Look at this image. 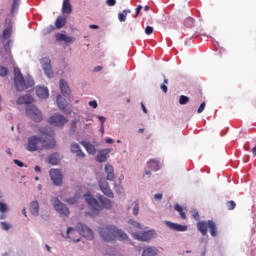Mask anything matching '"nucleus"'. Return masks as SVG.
I'll list each match as a JSON object with an SVG mask.
<instances>
[{"label": "nucleus", "instance_id": "nucleus-1", "mask_svg": "<svg viewBox=\"0 0 256 256\" xmlns=\"http://www.w3.org/2000/svg\"><path fill=\"white\" fill-rule=\"evenodd\" d=\"M57 145V142L51 136V134H44L41 137L31 136L28 138V143L26 145L27 151H43V149H53Z\"/></svg>", "mask_w": 256, "mask_h": 256}, {"label": "nucleus", "instance_id": "nucleus-2", "mask_svg": "<svg viewBox=\"0 0 256 256\" xmlns=\"http://www.w3.org/2000/svg\"><path fill=\"white\" fill-rule=\"evenodd\" d=\"M128 224L130 225L128 228L129 233H131L137 241H151V239L155 238V231L153 230L140 232L143 228L137 221L129 220Z\"/></svg>", "mask_w": 256, "mask_h": 256}, {"label": "nucleus", "instance_id": "nucleus-3", "mask_svg": "<svg viewBox=\"0 0 256 256\" xmlns=\"http://www.w3.org/2000/svg\"><path fill=\"white\" fill-rule=\"evenodd\" d=\"M99 234L104 241H115V239L125 241L128 239L127 234L115 226L100 227Z\"/></svg>", "mask_w": 256, "mask_h": 256}, {"label": "nucleus", "instance_id": "nucleus-4", "mask_svg": "<svg viewBox=\"0 0 256 256\" xmlns=\"http://www.w3.org/2000/svg\"><path fill=\"white\" fill-rule=\"evenodd\" d=\"M84 199L86 203L91 207L92 211H101L103 207L105 209H111L113 207V204L111 203V200L106 198L105 196H99L98 201L93 197L91 194L84 195Z\"/></svg>", "mask_w": 256, "mask_h": 256}, {"label": "nucleus", "instance_id": "nucleus-5", "mask_svg": "<svg viewBox=\"0 0 256 256\" xmlns=\"http://www.w3.org/2000/svg\"><path fill=\"white\" fill-rule=\"evenodd\" d=\"M76 229L77 230H75L74 228H68L67 230V238L74 241V243H79V241H81V239L79 238L77 239L73 238V235H77V233H80L82 237H85V239H93L94 237L93 230L85 226V224L78 223L76 226Z\"/></svg>", "mask_w": 256, "mask_h": 256}, {"label": "nucleus", "instance_id": "nucleus-6", "mask_svg": "<svg viewBox=\"0 0 256 256\" xmlns=\"http://www.w3.org/2000/svg\"><path fill=\"white\" fill-rule=\"evenodd\" d=\"M14 85L17 91H25L35 85L33 79H25L19 68H14Z\"/></svg>", "mask_w": 256, "mask_h": 256}, {"label": "nucleus", "instance_id": "nucleus-7", "mask_svg": "<svg viewBox=\"0 0 256 256\" xmlns=\"http://www.w3.org/2000/svg\"><path fill=\"white\" fill-rule=\"evenodd\" d=\"M197 229L205 237L207 235V229H209L210 235L212 237H217V224L213 220L199 221L197 223Z\"/></svg>", "mask_w": 256, "mask_h": 256}, {"label": "nucleus", "instance_id": "nucleus-8", "mask_svg": "<svg viewBox=\"0 0 256 256\" xmlns=\"http://www.w3.org/2000/svg\"><path fill=\"white\" fill-rule=\"evenodd\" d=\"M26 115L32 119V121H35V123H39V121L43 120V114L35 105H29L26 107Z\"/></svg>", "mask_w": 256, "mask_h": 256}, {"label": "nucleus", "instance_id": "nucleus-9", "mask_svg": "<svg viewBox=\"0 0 256 256\" xmlns=\"http://www.w3.org/2000/svg\"><path fill=\"white\" fill-rule=\"evenodd\" d=\"M52 204L53 207L55 209V211H57V213H59L60 215H63L64 217H69V208L67 207V205H65L63 202L60 201L59 198L54 197L52 198Z\"/></svg>", "mask_w": 256, "mask_h": 256}, {"label": "nucleus", "instance_id": "nucleus-10", "mask_svg": "<svg viewBox=\"0 0 256 256\" xmlns=\"http://www.w3.org/2000/svg\"><path fill=\"white\" fill-rule=\"evenodd\" d=\"M69 120L65 118V116L61 114H54L49 118L50 125H54L55 127H63Z\"/></svg>", "mask_w": 256, "mask_h": 256}, {"label": "nucleus", "instance_id": "nucleus-11", "mask_svg": "<svg viewBox=\"0 0 256 256\" xmlns=\"http://www.w3.org/2000/svg\"><path fill=\"white\" fill-rule=\"evenodd\" d=\"M49 175L51 178V181H53V184L56 186L63 185V174H61V171L58 169H51L49 171Z\"/></svg>", "mask_w": 256, "mask_h": 256}, {"label": "nucleus", "instance_id": "nucleus-12", "mask_svg": "<svg viewBox=\"0 0 256 256\" xmlns=\"http://www.w3.org/2000/svg\"><path fill=\"white\" fill-rule=\"evenodd\" d=\"M41 63H42V69L45 75H47V77L51 79V77H53V68L51 67V59L42 58Z\"/></svg>", "mask_w": 256, "mask_h": 256}, {"label": "nucleus", "instance_id": "nucleus-13", "mask_svg": "<svg viewBox=\"0 0 256 256\" xmlns=\"http://www.w3.org/2000/svg\"><path fill=\"white\" fill-rule=\"evenodd\" d=\"M99 187L102 193L106 195V197L113 198V191H111V188L109 187V183L105 179H100Z\"/></svg>", "mask_w": 256, "mask_h": 256}, {"label": "nucleus", "instance_id": "nucleus-14", "mask_svg": "<svg viewBox=\"0 0 256 256\" xmlns=\"http://www.w3.org/2000/svg\"><path fill=\"white\" fill-rule=\"evenodd\" d=\"M35 101V98L33 96L26 94L21 95L16 100L17 105H31Z\"/></svg>", "mask_w": 256, "mask_h": 256}, {"label": "nucleus", "instance_id": "nucleus-15", "mask_svg": "<svg viewBox=\"0 0 256 256\" xmlns=\"http://www.w3.org/2000/svg\"><path fill=\"white\" fill-rule=\"evenodd\" d=\"M164 223L166 227H169V229H172V231H180V232L187 231V226L185 225H181V224H177L169 221H165Z\"/></svg>", "mask_w": 256, "mask_h": 256}, {"label": "nucleus", "instance_id": "nucleus-16", "mask_svg": "<svg viewBox=\"0 0 256 256\" xmlns=\"http://www.w3.org/2000/svg\"><path fill=\"white\" fill-rule=\"evenodd\" d=\"M109 153H111V149L109 148L100 150L96 156V161L98 163H105V161H107V156L109 155Z\"/></svg>", "mask_w": 256, "mask_h": 256}, {"label": "nucleus", "instance_id": "nucleus-17", "mask_svg": "<svg viewBox=\"0 0 256 256\" xmlns=\"http://www.w3.org/2000/svg\"><path fill=\"white\" fill-rule=\"evenodd\" d=\"M70 149H71V153L76 155V157H80L82 159L85 158V153L83 150H81V146H79V144L72 143Z\"/></svg>", "mask_w": 256, "mask_h": 256}, {"label": "nucleus", "instance_id": "nucleus-18", "mask_svg": "<svg viewBox=\"0 0 256 256\" xmlns=\"http://www.w3.org/2000/svg\"><path fill=\"white\" fill-rule=\"evenodd\" d=\"M36 95L40 99H47V97H49V89H47V87L38 86L36 88Z\"/></svg>", "mask_w": 256, "mask_h": 256}, {"label": "nucleus", "instance_id": "nucleus-19", "mask_svg": "<svg viewBox=\"0 0 256 256\" xmlns=\"http://www.w3.org/2000/svg\"><path fill=\"white\" fill-rule=\"evenodd\" d=\"M105 173H107V176H106L107 181H113V179H115V169L113 168V165L106 164Z\"/></svg>", "mask_w": 256, "mask_h": 256}, {"label": "nucleus", "instance_id": "nucleus-20", "mask_svg": "<svg viewBox=\"0 0 256 256\" xmlns=\"http://www.w3.org/2000/svg\"><path fill=\"white\" fill-rule=\"evenodd\" d=\"M60 90L64 97H69V95H71V90L69 89V86L67 85L65 79L60 80Z\"/></svg>", "mask_w": 256, "mask_h": 256}, {"label": "nucleus", "instance_id": "nucleus-21", "mask_svg": "<svg viewBox=\"0 0 256 256\" xmlns=\"http://www.w3.org/2000/svg\"><path fill=\"white\" fill-rule=\"evenodd\" d=\"M80 145H83L89 155H95V153H97V148L90 142L82 141L80 142Z\"/></svg>", "mask_w": 256, "mask_h": 256}, {"label": "nucleus", "instance_id": "nucleus-22", "mask_svg": "<svg viewBox=\"0 0 256 256\" xmlns=\"http://www.w3.org/2000/svg\"><path fill=\"white\" fill-rule=\"evenodd\" d=\"M56 102L60 111L67 113V102L65 101V99H63V97L60 94H58Z\"/></svg>", "mask_w": 256, "mask_h": 256}, {"label": "nucleus", "instance_id": "nucleus-23", "mask_svg": "<svg viewBox=\"0 0 256 256\" xmlns=\"http://www.w3.org/2000/svg\"><path fill=\"white\" fill-rule=\"evenodd\" d=\"M73 12V8L71 7V0H63L62 4V13H66L67 15Z\"/></svg>", "mask_w": 256, "mask_h": 256}, {"label": "nucleus", "instance_id": "nucleus-24", "mask_svg": "<svg viewBox=\"0 0 256 256\" xmlns=\"http://www.w3.org/2000/svg\"><path fill=\"white\" fill-rule=\"evenodd\" d=\"M13 35V26H7L2 32V41H7Z\"/></svg>", "mask_w": 256, "mask_h": 256}, {"label": "nucleus", "instance_id": "nucleus-25", "mask_svg": "<svg viewBox=\"0 0 256 256\" xmlns=\"http://www.w3.org/2000/svg\"><path fill=\"white\" fill-rule=\"evenodd\" d=\"M30 213L37 217L39 215V202L33 201L30 203Z\"/></svg>", "mask_w": 256, "mask_h": 256}, {"label": "nucleus", "instance_id": "nucleus-26", "mask_svg": "<svg viewBox=\"0 0 256 256\" xmlns=\"http://www.w3.org/2000/svg\"><path fill=\"white\" fill-rule=\"evenodd\" d=\"M65 23H67V18H65V16H58L55 22V27L57 29H63Z\"/></svg>", "mask_w": 256, "mask_h": 256}, {"label": "nucleus", "instance_id": "nucleus-27", "mask_svg": "<svg viewBox=\"0 0 256 256\" xmlns=\"http://www.w3.org/2000/svg\"><path fill=\"white\" fill-rule=\"evenodd\" d=\"M56 39L57 41H64V43H73V37L61 33L56 35Z\"/></svg>", "mask_w": 256, "mask_h": 256}, {"label": "nucleus", "instance_id": "nucleus-28", "mask_svg": "<svg viewBox=\"0 0 256 256\" xmlns=\"http://www.w3.org/2000/svg\"><path fill=\"white\" fill-rule=\"evenodd\" d=\"M149 169L152 171H159L161 169V166L159 165V161L152 159L147 163Z\"/></svg>", "mask_w": 256, "mask_h": 256}, {"label": "nucleus", "instance_id": "nucleus-29", "mask_svg": "<svg viewBox=\"0 0 256 256\" xmlns=\"http://www.w3.org/2000/svg\"><path fill=\"white\" fill-rule=\"evenodd\" d=\"M157 255V248L148 247L143 251V256H155Z\"/></svg>", "mask_w": 256, "mask_h": 256}, {"label": "nucleus", "instance_id": "nucleus-30", "mask_svg": "<svg viewBox=\"0 0 256 256\" xmlns=\"http://www.w3.org/2000/svg\"><path fill=\"white\" fill-rule=\"evenodd\" d=\"M13 45V40H8L7 42H3V49L5 53L11 55V46Z\"/></svg>", "mask_w": 256, "mask_h": 256}, {"label": "nucleus", "instance_id": "nucleus-31", "mask_svg": "<svg viewBox=\"0 0 256 256\" xmlns=\"http://www.w3.org/2000/svg\"><path fill=\"white\" fill-rule=\"evenodd\" d=\"M174 209L175 211H178L181 219H187V214H185V212L183 211V207L181 205L175 204Z\"/></svg>", "mask_w": 256, "mask_h": 256}, {"label": "nucleus", "instance_id": "nucleus-32", "mask_svg": "<svg viewBox=\"0 0 256 256\" xmlns=\"http://www.w3.org/2000/svg\"><path fill=\"white\" fill-rule=\"evenodd\" d=\"M194 23H195V20L191 17L186 18L185 21H184L185 27H188V28L193 27Z\"/></svg>", "mask_w": 256, "mask_h": 256}, {"label": "nucleus", "instance_id": "nucleus-33", "mask_svg": "<svg viewBox=\"0 0 256 256\" xmlns=\"http://www.w3.org/2000/svg\"><path fill=\"white\" fill-rule=\"evenodd\" d=\"M49 163L51 165H57L59 163V159H57V154H52L50 157H49Z\"/></svg>", "mask_w": 256, "mask_h": 256}, {"label": "nucleus", "instance_id": "nucleus-34", "mask_svg": "<svg viewBox=\"0 0 256 256\" xmlns=\"http://www.w3.org/2000/svg\"><path fill=\"white\" fill-rule=\"evenodd\" d=\"M226 207H227L228 211H233V209H235V207H237V204L235 203V201L230 200L226 203Z\"/></svg>", "mask_w": 256, "mask_h": 256}, {"label": "nucleus", "instance_id": "nucleus-35", "mask_svg": "<svg viewBox=\"0 0 256 256\" xmlns=\"http://www.w3.org/2000/svg\"><path fill=\"white\" fill-rule=\"evenodd\" d=\"M9 75V69L4 66H0V77H7Z\"/></svg>", "mask_w": 256, "mask_h": 256}, {"label": "nucleus", "instance_id": "nucleus-36", "mask_svg": "<svg viewBox=\"0 0 256 256\" xmlns=\"http://www.w3.org/2000/svg\"><path fill=\"white\" fill-rule=\"evenodd\" d=\"M132 205L134 206L133 215H139V200L134 201Z\"/></svg>", "mask_w": 256, "mask_h": 256}, {"label": "nucleus", "instance_id": "nucleus-37", "mask_svg": "<svg viewBox=\"0 0 256 256\" xmlns=\"http://www.w3.org/2000/svg\"><path fill=\"white\" fill-rule=\"evenodd\" d=\"M180 105H187L189 103V97L181 95L179 98Z\"/></svg>", "mask_w": 256, "mask_h": 256}, {"label": "nucleus", "instance_id": "nucleus-38", "mask_svg": "<svg viewBox=\"0 0 256 256\" xmlns=\"http://www.w3.org/2000/svg\"><path fill=\"white\" fill-rule=\"evenodd\" d=\"M119 21L123 23L127 19V10H124L122 13H119L118 15Z\"/></svg>", "mask_w": 256, "mask_h": 256}, {"label": "nucleus", "instance_id": "nucleus-39", "mask_svg": "<svg viewBox=\"0 0 256 256\" xmlns=\"http://www.w3.org/2000/svg\"><path fill=\"white\" fill-rule=\"evenodd\" d=\"M78 199L79 198L77 196H74L72 198L66 199L65 202L68 203L69 205H75V203H77Z\"/></svg>", "mask_w": 256, "mask_h": 256}, {"label": "nucleus", "instance_id": "nucleus-40", "mask_svg": "<svg viewBox=\"0 0 256 256\" xmlns=\"http://www.w3.org/2000/svg\"><path fill=\"white\" fill-rule=\"evenodd\" d=\"M191 213H192V217H193L196 221H199V219H200L199 212H198L196 209H192V210H191Z\"/></svg>", "mask_w": 256, "mask_h": 256}, {"label": "nucleus", "instance_id": "nucleus-41", "mask_svg": "<svg viewBox=\"0 0 256 256\" xmlns=\"http://www.w3.org/2000/svg\"><path fill=\"white\" fill-rule=\"evenodd\" d=\"M21 0H13V4H12V13L16 10L19 9V3Z\"/></svg>", "mask_w": 256, "mask_h": 256}, {"label": "nucleus", "instance_id": "nucleus-42", "mask_svg": "<svg viewBox=\"0 0 256 256\" xmlns=\"http://www.w3.org/2000/svg\"><path fill=\"white\" fill-rule=\"evenodd\" d=\"M7 211V204L0 202V213H5Z\"/></svg>", "mask_w": 256, "mask_h": 256}, {"label": "nucleus", "instance_id": "nucleus-43", "mask_svg": "<svg viewBox=\"0 0 256 256\" xmlns=\"http://www.w3.org/2000/svg\"><path fill=\"white\" fill-rule=\"evenodd\" d=\"M145 33H146V35H153V27L147 26L145 28Z\"/></svg>", "mask_w": 256, "mask_h": 256}, {"label": "nucleus", "instance_id": "nucleus-44", "mask_svg": "<svg viewBox=\"0 0 256 256\" xmlns=\"http://www.w3.org/2000/svg\"><path fill=\"white\" fill-rule=\"evenodd\" d=\"M1 227H2V229H4V231H9V229H11V226L9 224H7L6 222H2Z\"/></svg>", "mask_w": 256, "mask_h": 256}, {"label": "nucleus", "instance_id": "nucleus-45", "mask_svg": "<svg viewBox=\"0 0 256 256\" xmlns=\"http://www.w3.org/2000/svg\"><path fill=\"white\" fill-rule=\"evenodd\" d=\"M205 102H203L200 106H199V108H198V113H203V111H205Z\"/></svg>", "mask_w": 256, "mask_h": 256}, {"label": "nucleus", "instance_id": "nucleus-46", "mask_svg": "<svg viewBox=\"0 0 256 256\" xmlns=\"http://www.w3.org/2000/svg\"><path fill=\"white\" fill-rule=\"evenodd\" d=\"M115 3H117V0H107V5H109V7L115 6Z\"/></svg>", "mask_w": 256, "mask_h": 256}, {"label": "nucleus", "instance_id": "nucleus-47", "mask_svg": "<svg viewBox=\"0 0 256 256\" xmlns=\"http://www.w3.org/2000/svg\"><path fill=\"white\" fill-rule=\"evenodd\" d=\"M15 165H17L18 167H24L25 164L23 162H21L20 160H14Z\"/></svg>", "mask_w": 256, "mask_h": 256}, {"label": "nucleus", "instance_id": "nucleus-48", "mask_svg": "<svg viewBox=\"0 0 256 256\" xmlns=\"http://www.w3.org/2000/svg\"><path fill=\"white\" fill-rule=\"evenodd\" d=\"M141 9H143V6L138 5V6H137V8H136V14H135V17H137V16L141 13Z\"/></svg>", "mask_w": 256, "mask_h": 256}, {"label": "nucleus", "instance_id": "nucleus-49", "mask_svg": "<svg viewBox=\"0 0 256 256\" xmlns=\"http://www.w3.org/2000/svg\"><path fill=\"white\" fill-rule=\"evenodd\" d=\"M90 107H93V109H97V101L93 100L89 102Z\"/></svg>", "mask_w": 256, "mask_h": 256}, {"label": "nucleus", "instance_id": "nucleus-50", "mask_svg": "<svg viewBox=\"0 0 256 256\" xmlns=\"http://www.w3.org/2000/svg\"><path fill=\"white\" fill-rule=\"evenodd\" d=\"M160 88L163 91V93H167L168 91L167 84H161Z\"/></svg>", "mask_w": 256, "mask_h": 256}, {"label": "nucleus", "instance_id": "nucleus-51", "mask_svg": "<svg viewBox=\"0 0 256 256\" xmlns=\"http://www.w3.org/2000/svg\"><path fill=\"white\" fill-rule=\"evenodd\" d=\"M154 198H155L156 200H157V199L161 200V199H163V194H161V193L155 194Z\"/></svg>", "mask_w": 256, "mask_h": 256}, {"label": "nucleus", "instance_id": "nucleus-52", "mask_svg": "<svg viewBox=\"0 0 256 256\" xmlns=\"http://www.w3.org/2000/svg\"><path fill=\"white\" fill-rule=\"evenodd\" d=\"M71 128L72 129H77V121L76 120L71 122Z\"/></svg>", "mask_w": 256, "mask_h": 256}, {"label": "nucleus", "instance_id": "nucleus-53", "mask_svg": "<svg viewBox=\"0 0 256 256\" xmlns=\"http://www.w3.org/2000/svg\"><path fill=\"white\" fill-rule=\"evenodd\" d=\"M99 121L101 122V125L105 124V117L103 116H98Z\"/></svg>", "mask_w": 256, "mask_h": 256}, {"label": "nucleus", "instance_id": "nucleus-54", "mask_svg": "<svg viewBox=\"0 0 256 256\" xmlns=\"http://www.w3.org/2000/svg\"><path fill=\"white\" fill-rule=\"evenodd\" d=\"M89 29H99V26L95 24H90Z\"/></svg>", "mask_w": 256, "mask_h": 256}, {"label": "nucleus", "instance_id": "nucleus-55", "mask_svg": "<svg viewBox=\"0 0 256 256\" xmlns=\"http://www.w3.org/2000/svg\"><path fill=\"white\" fill-rule=\"evenodd\" d=\"M116 192L117 193H123V189L121 188V186L116 187Z\"/></svg>", "mask_w": 256, "mask_h": 256}, {"label": "nucleus", "instance_id": "nucleus-56", "mask_svg": "<svg viewBox=\"0 0 256 256\" xmlns=\"http://www.w3.org/2000/svg\"><path fill=\"white\" fill-rule=\"evenodd\" d=\"M101 69H103V67L97 66V67L94 68V71H95L96 73H98V71H101Z\"/></svg>", "mask_w": 256, "mask_h": 256}, {"label": "nucleus", "instance_id": "nucleus-57", "mask_svg": "<svg viewBox=\"0 0 256 256\" xmlns=\"http://www.w3.org/2000/svg\"><path fill=\"white\" fill-rule=\"evenodd\" d=\"M142 111L144 113H147V108L145 107V104L141 103Z\"/></svg>", "mask_w": 256, "mask_h": 256}, {"label": "nucleus", "instance_id": "nucleus-58", "mask_svg": "<svg viewBox=\"0 0 256 256\" xmlns=\"http://www.w3.org/2000/svg\"><path fill=\"white\" fill-rule=\"evenodd\" d=\"M34 170L36 171V173H41V167L39 166H35Z\"/></svg>", "mask_w": 256, "mask_h": 256}, {"label": "nucleus", "instance_id": "nucleus-59", "mask_svg": "<svg viewBox=\"0 0 256 256\" xmlns=\"http://www.w3.org/2000/svg\"><path fill=\"white\" fill-rule=\"evenodd\" d=\"M105 141H106V143H108V144L113 143V139H112V138H106Z\"/></svg>", "mask_w": 256, "mask_h": 256}, {"label": "nucleus", "instance_id": "nucleus-60", "mask_svg": "<svg viewBox=\"0 0 256 256\" xmlns=\"http://www.w3.org/2000/svg\"><path fill=\"white\" fill-rule=\"evenodd\" d=\"M22 215H24V217H27V210L25 208L22 210Z\"/></svg>", "mask_w": 256, "mask_h": 256}, {"label": "nucleus", "instance_id": "nucleus-61", "mask_svg": "<svg viewBox=\"0 0 256 256\" xmlns=\"http://www.w3.org/2000/svg\"><path fill=\"white\" fill-rule=\"evenodd\" d=\"M138 133H145V129H144V128H140V129L138 130Z\"/></svg>", "mask_w": 256, "mask_h": 256}, {"label": "nucleus", "instance_id": "nucleus-62", "mask_svg": "<svg viewBox=\"0 0 256 256\" xmlns=\"http://www.w3.org/2000/svg\"><path fill=\"white\" fill-rule=\"evenodd\" d=\"M145 175H148L149 177H151V171H146Z\"/></svg>", "mask_w": 256, "mask_h": 256}, {"label": "nucleus", "instance_id": "nucleus-63", "mask_svg": "<svg viewBox=\"0 0 256 256\" xmlns=\"http://www.w3.org/2000/svg\"><path fill=\"white\" fill-rule=\"evenodd\" d=\"M47 251L51 252V247L49 245H46Z\"/></svg>", "mask_w": 256, "mask_h": 256}, {"label": "nucleus", "instance_id": "nucleus-64", "mask_svg": "<svg viewBox=\"0 0 256 256\" xmlns=\"http://www.w3.org/2000/svg\"><path fill=\"white\" fill-rule=\"evenodd\" d=\"M144 10L149 11V6L148 5L144 6Z\"/></svg>", "mask_w": 256, "mask_h": 256}]
</instances>
